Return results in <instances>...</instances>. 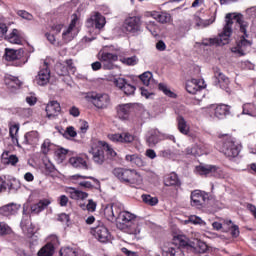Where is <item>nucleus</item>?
Here are the masks:
<instances>
[{"instance_id": "603ef678", "label": "nucleus", "mask_w": 256, "mask_h": 256, "mask_svg": "<svg viewBox=\"0 0 256 256\" xmlns=\"http://www.w3.org/2000/svg\"><path fill=\"white\" fill-rule=\"evenodd\" d=\"M146 29L151 32V35H153V37H157L159 35V26L155 24V22L148 23Z\"/></svg>"}, {"instance_id": "f8f14e48", "label": "nucleus", "mask_w": 256, "mask_h": 256, "mask_svg": "<svg viewBox=\"0 0 256 256\" xmlns=\"http://www.w3.org/2000/svg\"><path fill=\"white\" fill-rule=\"evenodd\" d=\"M91 100L93 105L96 106L97 109H107V107H109V103H111L109 95L103 93L92 94Z\"/></svg>"}, {"instance_id": "8fccbe9b", "label": "nucleus", "mask_w": 256, "mask_h": 256, "mask_svg": "<svg viewBox=\"0 0 256 256\" xmlns=\"http://www.w3.org/2000/svg\"><path fill=\"white\" fill-rule=\"evenodd\" d=\"M83 179H93V181H95V178L93 177L81 176L79 174L70 176L71 183H74L75 185H81Z\"/></svg>"}, {"instance_id": "774afa93", "label": "nucleus", "mask_w": 256, "mask_h": 256, "mask_svg": "<svg viewBox=\"0 0 256 256\" xmlns=\"http://www.w3.org/2000/svg\"><path fill=\"white\" fill-rule=\"evenodd\" d=\"M81 112H79V108L73 106L69 110V114L72 115V117H79Z\"/></svg>"}, {"instance_id": "79ce46f5", "label": "nucleus", "mask_w": 256, "mask_h": 256, "mask_svg": "<svg viewBox=\"0 0 256 256\" xmlns=\"http://www.w3.org/2000/svg\"><path fill=\"white\" fill-rule=\"evenodd\" d=\"M18 133H19V124H14L9 127V135L13 143H19Z\"/></svg>"}, {"instance_id": "4be33fe9", "label": "nucleus", "mask_w": 256, "mask_h": 256, "mask_svg": "<svg viewBox=\"0 0 256 256\" xmlns=\"http://www.w3.org/2000/svg\"><path fill=\"white\" fill-rule=\"evenodd\" d=\"M186 155H193L194 157H201L202 155H207V147L203 144H195L194 146L188 147L185 150Z\"/></svg>"}, {"instance_id": "e2e57ef3", "label": "nucleus", "mask_w": 256, "mask_h": 256, "mask_svg": "<svg viewBox=\"0 0 256 256\" xmlns=\"http://www.w3.org/2000/svg\"><path fill=\"white\" fill-rule=\"evenodd\" d=\"M68 151L65 148H59L55 151L56 157H59L60 161H64Z\"/></svg>"}, {"instance_id": "a878e982", "label": "nucleus", "mask_w": 256, "mask_h": 256, "mask_svg": "<svg viewBox=\"0 0 256 256\" xmlns=\"http://www.w3.org/2000/svg\"><path fill=\"white\" fill-rule=\"evenodd\" d=\"M66 193H68L70 199H73L74 201H85V199L89 197L88 193L73 187L66 188Z\"/></svg>"}, {"instance_id": "37998d69", "label": "nucleus", "mask_w": 256, "mask_h": 256, "mask_svg": "<svg viewBox=\"0 0 256 256\" xmlns=\"http://www.w3.org/2000/svg\"><path fill=\"white\" fill-rule=\"evenodd\" d=\"M142 201L146 203V205H150L151 207H155V205L159 203V199H157V197H153L149 194H143Z\"/></svg>"}, {"instance_id": "0eeeda50", "label": "nucleus", "mask_w": 256, "mask_h": 256, "mask_svg": "<svg viewBox=\"0 0 256 256\" xmlns=\"http://www.w3.org/2000/svg\"><path fill=\"white\" fill-rule=\"evenodd\" d=\"M92 235L100 243H107L109 239H111V233H109V229H107V226L103 223H99V225L92 228Z\"/></svg>"}, {"instance_id": "39448f33", "label": "nucleus", "mask_w": 256, "mask_h": 256, "mask_svg": "<svg viewBox=\"0 0 256 256\" xmlns=\"http://www.w3.org/2000/svg\"><path fill=\"white\" fill-rule=\"evenodd\" d=\"M97 58L100 62H102L103 69L111 70L115 67V61L119 59V56L117 54H113L110 52H107L105 49H102L98 52Z\"/></svg>"}, {"instance_id": "e433bc0d", "label": "nucleus", "mask_w": 256, "mask_h": 256, "mask_svg": "<svg viewBox=\"0 0 256 256\" xmlns=\"http://www.w3.org/2000/svg\"><path fill=\"white\" fill-rule=\"evenodd\" d=\"M195 253H205L207 251V244L199 239H195L188 243Z\"/></svg>"}, {"instance_id": "69168bd1", "label": "nucleus", "mask_w": 256, "mask_h": 256, "mask_svg": "<svg viewBox=\"0 0 256 256\" xmlns=\"http://www.w3.org/2000/svg\"><path fill=\"white\" fill-rule=\"evenodd\" d=\"M86 209L90 213L95 212V210L97 209V203H95V201H93V199L88 200V204L86 205Z\"/></svg>"}, {"instance_id": "2f4dec72", "label": "nucleus", "mask_w": 256, "mask_h": 256, "mask_svg": "<svg viewBox=\"0 0 256 256\" xmlns=\"http://www.w3.org/2000/svg\"><path fill=\"white\" fill-rule=\"evenodd\" d=\"M69 164L75 169H88L87 160L83 156H73L69 159Z\"/></svg>"}, {"instance_id": "4d7b16f0", "label": "nucleus", "mask_w": 256, "mask_h": 256, "mask_svg": "<svg viewBox=\"0 0 256 256\" xmlns=\"http://www.w3.org/2000/svg\"><path fill=\"white\" fill-rule=\"evenodd\" d=\"M26 103H28L30 107L37 104V96H35V93H30L26 96Z\"/></svg>"}, {"instance_id": "a211bd4d", "label": "nucleus", "mask_w": 256, "mask_h": 256, "mask_svg": "<svg viewBox=\"0 0 256 256\" xmlns=\"http://www.w3.org/2000/svg\"><path fill=\"white\" fill-rule=\"evenodd\" d=\"M215 19H216L215 14H213L209 19H202L198 15H194L193 16L194 27L196 29H207V27H210L211 25H213Z\"/></svg>"}, {"instance_id": "09e8293b", "label": "nucleus", "mask_w": 256, "mask_h": 256, "mask_svg": "<svg viewBox=\"0 0 256 256\" xmlns=\"http://www.w3.org/2000/svg\"><path fill=\"white\" fill-rule=\"evenodd\" d=\"M121 63H123L124 65H137V63H139V59L137 58V56H132V57H123L120 58Z\"/></svg>"}, {"instance_id": "dca6fc26", "label": "nucleus", "mask_w": 256, "mask_h": 256, "mask_svg": "<svg viewBox=\"0 0 256 256\" xmlns=\"http://www.w3.org/2000/svg\"><path fill=\"white\" fill-rule=\"evenodd\" d=\"M121 210L120 204H108L104 208V216L108 221H117V216Z\"/></svg>"}, {"instance_id": "338daca9", "label": "nucleus", "mask_w": 256, "mask_h": 256, "mask_svg": "<svg viewBox=\"0 0 256 256\" xmlns=\"http://www.w3.org/2000/svg\"><path fill=\"white\" fill-rule=\"evenodd\" d=\"M230 233L232 235V237H234L235 239H237V237H239V226L237 225H232L230 228Z\"/></svg>"}, {"instance_id": "a19ab883", "label": "nucleus", "mask_w": 256, "mask_h": 256, "mask_svg": "<svg viewBox=\"0 0 256 256\" xmlns=\"http://www.w3.org/2000/svg\"><path fill=\"white\" fill-rule=\"evenodd\" d=\"M55 253V247L51 244H46L38 251V256H53Z\"/></svg>"}, {"instance_id": "bb28decb", "label": "nucleus", "mask_w": 256, "mask_h": 256, "mask_svg": "<svg viewBox=\"0 0 256 256\" xmlns=\"http://www.w3.org/2000/svg\"><path fill=\"white\" fill-rule=\"evenodd\" d=\"M161 141V132L157 129H152L148 132L146 143L148 147H155Z\"/></svg>"}, {"instance_id": "864d4df0", "label": "nucleus", "mask_w": 256, "mask_h": 256, "mask_svg": "<svg viewBox=\"0 0 256 256\" xmlns=\"http://www.w3.org/2000/svg\"><path fill=\"white\" fill-rule=\"evenodd\" d=\"M158 87H159L160 91H163L164 94L167 95V97H171V98H175L176 97L175 93H173L169 88H167V85H165L163 83H160L158 85Z\"/></svg>"}, {"instance_id": "052dcab7", "label": "nucleus", "mask_w": 256, "mask_h": 256, "mask_svg": "<svg viewBox=\"0 0 256 256\" xmlns=\"http://www.w3.org/2000/svg\"><path fill=\"white\" fill-rule=\"evenodd\" d=\"M17 15H19V17L22 19H26V21H33V15L25 10L18 11Z\"/></svg>"}, {"instance_id": "9d476101", "label": "nucleus", "mask_w": 256, "mask_h": 256, "mask_svg": "<svg viewBox=\"0 0 256 256\" xmlns=\"http://www.w3.org/2000/svg\"><path fill=\"white\" fill-rule=\"evenodd\" d=\"M109 141L112 143H133L135 141V136L129 132H122V133H110L107 135Z\"/></svg>"}, {"instance_id": "6e6552de", "label": "nucleus", "mask_w": 256, "mask_h": 256, "mask_svg": "<svg viewBox=\"0 0 256 256\" xmlns=\"http://www.w3.org/2000/svg\"><path fill=\"white\" fill-rule=\"evenodd\" d=\"M222 151L226 157H237L239 155V148L235 145V139L227 136L223 142Z\"/></svg>"}, {"instance_id": "f03ea898", "label": "nucleus", "mask_w": 256, "mask_h": 256, "mask_svg": "<svg viewBox=\"0 0 256 256\" xmlns=\"http://www.w3.org/2000/svg\"><path fill=\"white\" fill-rule=\"evenodd\" d=\"M116 227L120 231H124L139 241L141 239V231H143V222L137 220V215L129 211H120L116 216Z\"/></svg>"}, {"instance_id": "7ed1b4c3", "label": "nucleus", "mask_w": 256, "mask_h": 256, "mask_svg": "<svg viewBox=\"0 0 256 256\" xmlns=\"http://www.w3.org/2000/svg\"><path fill=\"white\" fill-rule=\"evenodd\" d=\"M114 177H117L120 183L129 185V187H141L143 185V176L135 169L115 168Z\"/></svg>"}, {"instance_id": "4468645a", "label": "nucleus", "mask_w": 256, "mask_h": 256, "mask_svg": "<svg viewBox=\"0 0 256 256\" xmlns=\"http://www.w3.org/2000/svg\"><path fill=\"white\" fill-rule=\"evenodd\" d=\"M105 17L99 12H94L87 20V27H95L96 29H103L105 27Z\"/></svg>"}, {"instance_id": "0e129e2a", "label": "nucleus", "mask_w": 256, "mask_h": 256, "mask_svg": "<svg viewBox=\"0 0 256 256\" xmlns=\"http://www.w3.org/2000/svg\"><path fill=\"white\" fill-rule=\"evenodd\" d=\"M44 167H45V171L48 173L55 172V165H53V163H51V161H49L47 159L44 160Z\"/></svg>"}, {"instance_id": "6ab92c4d", "label": "nucleus", "mask_w": 256, "mask_h": 256, "mask_svg": "<svg viewBox=\"0 0 256 256\" xmlns=\"http://www.w3.org/2000/svg\"><path fill=\"white\" fill-rule=\"evenodd\" d=\"M20 225L26 237H33V235H35V226L31 222V218L29 216H24Z\"/></svg>"}, {"instance_id": "72a5a7b5", "label": "nucleus", "mask_w": 256, "mask_h": 256, "mask_svg": "<svg viewBox=\"0 0 256 256\" xmlns=\"http://www.w3.org/2000/svg\"><path fill=\"white\" fill-rule=\"evenodd\" d=\"M23 57V50H15L6 48L5 50V59L6 61H17Z\"/></svg>"}, {"instance_id": "2eb2a0df", "label": "nucleus", "mask_w": 256, "mask_h": 256, "mask_svg": "<svg viewBox=\"0 0 256 256\" xmlns=\"http://www.w3.org/2000/svg\"><path fill=\"white\" fill-rule=\"evenodd\" d=\"M45 111L47 119H56L61 113V104L57 101H51L46 105Z\"/></svg>"}, {"instance_id": "680f3d73", "label": "nucleus", "mask_w": 256, "mask_h": 256, "mask_svg": "<svg viewBox=\"0 0 256 256\" xmlns=\"http://www.w3.org/2000/svg\"><path fill=\"white\" fill-rule=\"evenodd\" d=\"M135 86L127 83L122 90L125 95H134L135 94Z\"/></svg>"}, {"instance_id": "de8ad7c7", "label": "nucleus", "mask_w": 256, "mask_h": 256, "mask_svg": "<svg viewBox=\"0 0 256 256\" xmlns=\"http://www.w3.org/2000/svg\"><path fill=\"white\" fill-rule=\"evenodd\" d=\"M254 113H255V104L246 103L243 105V111H242L243 115H250L251 117H253Z\"/></svg>"}, {"instance_id": "5701e85b", "label": "nucleus", "mask_w": 256, "mask_h": 256, "mask_svg": "<svg viewBox=\"0 0 256 256\" xmlns=\"http://www.w3.org/2000/svg\"><path fill=\"white\" fill-rule=\"evenodd\" d=\"M21 209V205L11 203L0 207V215L2 217H11V215H17V212Z\"/></svg>"}, {"instance_id": "412c9836", "label": "nucleus", "mask_w": 256, "mask_h": 256, "mask_svg": "<svg viewBox=\"0 0 256 256\" xmlns=\"http://www.w3.org/2000/svg\"><path fill=\"white\" fill-rule=\"evenodd\" d=\"M49 79H51V72L45 67L38 72L35 77V83L40 85V87H45L49 83Z\"/></svg>"}, {"instance_id": "c85d7f7f", "label": "nucleus", "mask_w": 256, "mask_h": 256, "mask_svg": "<svg viewBox=\"0 0 256 256\" xmlns=\"http://www.w3.org/2000/svg\"><path fill=\"white\" fill-rule=\"evenodd\" d=\"M196 173L199 175H209V173H213V175L217 177V174L221 173V169L211 165H199L196 166Z\"/></svg>"}, {"instance_id": "aec40b11", "label": "nucleus", "mask_w": 256, "mask_h": 256, "mask_svg": "<svg viewBox=\"0 0 256 256\" xmlns=\"http://www.w3.org/2000/svg\"><path fill=\"white\" fill-rule=\"evenodd\" d=\"M229 109H230L229 106L225 104H220V105L212 104L210 106V111L214 112V117H216V119H225V117L229 115Z\"/></svg>"}, {"instance_id": "6e6d98bb", "label": "nucleus", "mask_w": 256, "mask_h": 256, "mask_svg": "<svg viewBox=\"0 0 256 256\" xmlns=\"http://www.w3.org/2000/svg\"><path fill=\"white\" fill-rule=\"evenodd\" d=\"M60 256H77V251L73 248H62L60 250Z\"/></svg>"}, {"instance_id": "49530a36", "label": "nucleus", "mask_w": 256, "mask_h": 256, "mask_svg": "<svg viewBox=\"0 0 256 256\" xmlns=\"http://www.w3.org/2000/svg\"><path fill=\"white\" fill-rule=\"evenodd\" d=\"M187 223H192L193 225H200V227H205L207 223L201 219V217H198L196 215H192L187 220Z\"/></svg>"}, {"instance_id": "f3484780", "label": "nucleus", "mask_w": 256, "mask_h": 256, "mask_svg": "<svg viewBox=\"0 0 256 256\" xmlns=\"http://www.w3.org/2000/svg\"><path fill=\"white\" fill-rule=\"evenodd\" d=\"M202 89L203 80L191 79L186 82V91L190 93V95H197V93H201Z\"/></svg>"}, {"instance_id": "1a4fd4ad", "label": "nucleus", "mask_w": 256, "mask_h": 256, "mask_svg": "<svg viewBox=\"0 0 256 256\" xmlns=\"http://www.w3.org/2000/svg\"><path fill=\"white\" fill-rule=\"evenodd\" d=\"M124 29L128 31V33H141V17L139 16H132L126 18L124 22Z\"/></svg>"}, {"instance_id": "20e7f679", "label": "nucleus", "mask_w": 256, "mask_h": 256, "mask_svg": "<svg viewBox=\"0 0 256 256\" xmlns=\"http://www.w3.org/2000/svg\"><path fill=\"white\" fill-rule=\"evenodd\" d=\"M76 35H79V17L77 14H73L69 26L62 32V41L69 43L75 39Z\"/></svg>"}, {"instance_id": "58836bf2", "label": "nucleus", "mask_w": 256, "mask_h": 256, "mask_svg": "<svg viewBox=\"0 0 256 256\" xmlns=\"http://www.w3.org/2000/svg\"><path fill=\"white\" fill-rule=\"evenodd\" d=\"M177 123L179 132L182 133V135H189L191 127L189 126V123H187V120H185L183 116L177 117Z\"/></svg>"}, {"instance_id": "3c124183", "label": "nucleus", "mask_w": 256, "mask_h": 256, "mask_svg": "<svg viewBox=\"0 0 256 256\" xmlns=\"http://www.w3.org/2000/svg\"><path fill=\"white\" fill-rule=\"evenodd\" d=\"M51 147H53V144L51 143V140L49 138L45 139L41 145V152L44 155H47L49 151H51Z\"/></svg>"}, {"instance_id": "f704fd0d", "label": "nucleus", "mask_w": 256, "mask_h": 256, "mask_svg": "<svg viewBox=\"0 0 256 256\" xmlns=\"http://www.w3.org/2000/svg\"><path fill=\"white\" fill-rule=\"evenodd\" d=\"M39 143V132L30 131L24 135V145H37Z\"/></svg>"}, {"instance_id": "bf43d9fd", "label": "nucleus", "mask_w": 256, "mask_h": 256, "mask_svg": "<svg viewBox=\"0 0 256 256\" xmlns=\"http://www.w3.org/2000/svg\"><path fill=\"white\" fill-rule=\"evenodd\" d=\"M51 244L52 247H54V249L56 247H59V238L57 237V235H50L48 237V243L47 245Z\"/></svg>"}, {"instance_id": "f257e3e1", "label": "nucleus", "mask_w": 256, "mask_h": 256, "mask_svg": "<svg viewBox=\"0 0 256 256\" xmlns=\"http://www.w3.org/2000/svg\"><path fill=\"white\" fill-rule=\"evenodd\" d=\"M233 19L236 21L240 28V32L243 33L244 36L241 37L236 46L231 48V51L234 53V55H236V57H243L244 55H247V53L251 51L252 42L251 40H247V37H249V34H247L249 23L245 21L243 14L241 13L226 14L225 25L222 33H220L218 37L203 40V45H227V43H229L231 34L233 33Z\"/></svg>"}, {"instance_id": "5fc2aeb1", "label": "nucleus", "mask_w": 256, "mask_h": 256, "mask_svg": "<svg viewBox=\"0 0 256 256\" xmlns=\"http://www.w3.org/2000/svg\"><path fill=\"white\" fill-rule=\"evenodd\" d=\"M114 85L118 87L121 91L124 89L125 85L127 84V80L125 78H114L113 80Z\"/></svg>"}, {"instance_id": "13d9d810", "label": "nucleus", "mask_w": 256, "mask_h": 256, "mask_svg": "<svg viewBox=\"0 0 256 256\" xmlns=\"http://www.w3.org/2000/svg\"><path fill=\"white\" fill-rule=\"evenodd\" d=\"M9 233H11V227H9V225L1 222L0 223V236L9 235Z\"/></svg>"}, {"instance_id": "c9c22d12", "label": "nucleus", "mask_w": 256, "mask_h": 256, "mask_svg": "<svg viewBox=\"0 0 256 256\" xmlns=\"http://www.w3.org/2000/svg\"><path fill=\"white\" fill-rule=\"evenodd\" d=\"M1 163L3 165H17V163H19V158L13 154H10L9 151H5L1 156Z\"/></svg>"}, {"instance_id": "a18cd8bd", "label": "nucleus", "mask_w": 256, "mask_h": 256, "mask_svg": "<svg viewBox=\"0 0 256 256\" xmlns=\"http://www.w3.org/2000/svg\"><path fill=\"white\" fill-rule=\"evenodd\" d=\"M140 80L142 81L143 85L149 87L153 81V74L151 72H144L140 75Z\"/></svg>"}, {"instance_id": "4c0bfd02", "label": "nucleus", "mask_w": 256, "mask_h": 256, "mask_svg": "<svg viewBox=\"0 0 256 256\" xmlns=\"http://www.w3.org/2000/svg\"><path fill=\"white\" fill-rule=\"evenodd\" d=\"M6 39L13 45H21V39H23V35L19 30L13 29L12 32L6 36Z\"/></svg>"}, {"instance_id": "ddd939ff", "label": "nucleus", "mask_w": 256, "mask_h": 256, "mask_svg": "<svg viewBox=\"0 0 256 256\" xmlns=\"http://www.w3.org/2000/svg\"><path fill=\"white\" fill-rule=\"evenodd\" d=\"M55 71L58 75L65 77L69 75V72L75 73V68L73 66V60H66L64 63H57L55 66Z\"/></svg>"}, {"instance_id": "9b49d317", "label": "nucleus", "mask_w": 256, "mask_h": 256, "mask_svg": "<svg viewBox=\"0 0 256 256\" xmlns=\"http://www.w3.org/2000/svg\"><path fill=\"white\" fill-rule=\"evenodd\" d=\"M90 153L92 154L94 163L97 165H103L105 163V151L103 150V146H101V141H98L92 146Z\"/></svg>"}, {"instance_id": "b1692460", "label": "nucleus", "mask_w": 256, "mask_h": 256, "mask_svg": "<svg viewBox=\"0 0 256 256\" xmlns=\"http://www.w3.org/2000/svg\"><path fill=\"white\" fill-rule=\"evenodd\" d=\"M214 77L216 85H219L220 89H229V78L219 68L214 70Z\"/></svg>"}, {"instance_id": "cd10ccee", "label": "nucleus", "mask_w": 256, "mask_h": 256, "mask_svg": "<svg viewBox=\"0 0 256 256\" xmlns=\"http://www.w3.org/2000/svg\"><path fill=\"white\" fill-rule=\"evenodd\" d=\"M162 256H185L183 250L175 245L163 246Z\"/></svg>"}, {"instance_id": "7c9ffc66", "label": "nucleus", "mask_w": 256, "mask_h": 256, "mask_svg": "<svg viewBox=\"0 0 256 256\" xmlns=\"http://www.w3.org/2000/svg\"><path fill=\"white\" fill-rule=\"evenodd\" d=\"M117 117L122 121H127L131 113V104H120L116 107Z\"/></svg>"}, {"instance_id": "473e14b6", "label": "nucleus", "mask_w": 256, "mask_h": 256, "mask_svg": "<svg viewBox=\"0 0 256 256\" xmlns=\"http://www.w3.org/2000/svg\"><path fill=\"white\" fill-rule=\"evenodd\" d=\"M49 205H51V200L49 199L40 200L38 203L33 204L31 206L30 208L31 213H33L34 215H39V213H41V211H45V209H47Z\"/></svg>"}, {"instance_id": "c03bdc74", "label": "nucleus", "mask_w": 256, "mask_h": 256, "mask_svg": "<svg viewBox=\"0 0 256 256\" xmlns=\"http://www.w3.org/2000/svg\"><path fill=\"white\" fill-rule=\"evenodd\" d=\"M100 147H102L103 151H106L107 155H109L110 157L117 156V152H115V150L113 149V147H111V145H109V143L105 141H100Z\"/></svg>"}, {"instance_id": "393cba45", "label": "nucleus", "mask_w": 256, "mask_h": 256, "mask_svg": "<svg viewBox=\"0 0 256 256\" xmlns=\"http://www.w3.org/2000/svg\"><path fill=\"white\" fill-rule=\"evenodd\" d=\"M147 17H152L159 23H171V14L167 12H157V11H152V12H147L146 13Z\"/></svg>"}, {"instance_id": "c756f323", "label": "nucleus", "mask_w": 256, "mask_h": 256, "mask_svg": "<svg viewBox=\"0 0 256 256\" xmlns=\"http://www.w3.org/2000/svg\"><path fill=\"white\" fill-rule=\"evenodd\" d=\"M4 82L10 91H16V89H19L23 85V82L19 78L11 75L5 76Z\"/></svg>"}, {"instance_id": "ea45409f", "label": "nucleus", "mask_w": 256, "mask_h": 256, "mask_svg": "<svg viewBox=\"0 0 256 256\" xmlns=\"http://www.w3.org/2000/svg\"><path fill=\"white\" fill-rule=\"evenodd\" d=\"M165 187H175L181 185L179 182V177L175 173H171L164 179Z\"/></svg>"}, {"instance_id": "423d86ee", "label": "nucleus", "mask_w": 256, "mask_h": 256, "mask_svg": "<svg viewBox=\"0 0 256 256\" xmlns=\"http://www.w3.org/2000/svg\"><path fill=\"white\" fill-rule=\"evenodd\" d=\"M207 201H209V194L207 192L201 190H194L191 193L192 207H196V209H203V207L207 205Z\"/></svg>"}]
</instances>
